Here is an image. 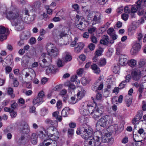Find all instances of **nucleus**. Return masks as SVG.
Instances as JSON below:
<instances>
[{
	"label": "nucleus",
	"mask_w": 146,
	"mask_h": 146,
	"mask_svg": "<svg viewBox=\"0 0 146 146\" xmlns=\"http://www.w3.org/2000/svg\"><path fill=\"white\" fill-rule=\"evenodd\" d=\"M143 115V112L141 110H139L137 112L135 117L137 121H139Z\"/></svg>",
	"instance_id": "obj_29"
},
{
	"label": "nucleus",
	"mask_w": 146,
	"mask_h": 146,
	"mask_svg": "<svg viewBox=\"0 0 146 146\" xmlns=\"http://www.w3.org/2000/svg\"><path fill=\"white\" fill-rule=\"evenodd\" d=\"M45 122L48 124L54 125L55 121L49 119H47L45 120Z\"/></svg>",
	"instance_id": "obj_45"
},
{
	"label": "nucleus",
	"mask_w": 146,
	"mask_h": 146,
	"mask_svg": "<svg viewBox=\"0 0 146 146\" xmlns=\"http://www.w3.org/2000/svg\"><path fill=\"white\" fill-rule=\"evenodd\" d=\"M113 122V118L111 115H106L102 116L98 121L96 126L100 125L101 127H104L107 124L109 125H111Z\"/></svg>",
	"instance_id": "obj_4"
},
{
	"label": "nucleus",
	"mask_w": 146,
	"mask_h": 146,
	"mask_svg": "<svg viewBox=\"0 0 146 146\" xmlns=\"http://www.w3.org/2000/svg\"><path fill=\"white\" fill-rule=\"evenodd\" d=\"M103 86V83H102L101 82H96L93 85L92 89L93 91L98 92V90H102Z\"/></svg>",
	"instance_id": "obj_16"
},
{
	"label": "nucleus",
	"mask_w": 146,
	"mask_h": 146,
	"mask_svg": "<svg viewBox=\"0 0 146 146\" xmlns=\"http://www.w3.org/2000/svg\"><path fill=\"white\" fill-rule=\"evenodd\" d=\"M9 31L4 27L2 26H0V40L3 41L7 38V35L5 33L8 34Z\"/></svg>",
	"instance_id": "obj_9"
},
{
	"label": "nucleus",
	"mask_w": 146,
	"mask_h": 146,
	"mask_svg": "<svg viewBox=\"0 0 146 146\" xmlns=\"http://www.w3.org/2000/svg\"><path fill=\"white\" fill-rule=\"evenodd\" d=\"M141 74H143V73H141L139 71H134L132 72L131 75L134 80L137 81L140 79V75Z\"/></svg>",
	"instance_id": "obj_17"
},
{
	"label": "nucleus",
	"mask_w": 146,
	"mask_h": 146,
	"mask_svg": "<svg viewBox=\"0 0 146 146\" xmlns=\"http://www.w3.org/2000/svg\"><path fill=\"white\" fill-rule=\"evenodd\" d=\"M10 113L11 117L13 118L15 117L17 115V112L14 111L13 110H12Z\"/></svg>",
	"instance_id": "obj_47"
},
{
	"label": "nucleus",
	"mask_w": 146,
	"mask_h": 146,
	"mask_svg": "<svg viewBox=\"0 0 146 146\" xmlns=\"http://www.w3.org/2000/svg\"><path fill=\"white\" fill-rule=\"evenodd\" d=\"M13 84L14 87H17L19 85V82L17 78L14 79L13 82Z\"/></svg>",
	"instance_id": "obj_53"
},
{
	"label": "nucleus",
	"mask_w": 146,
	"mask_h": 146,
	"mask_svg": "<svg viewBox=\"0 0 146 146\" xmlns=\"http://www.w3.org/2000/svg\"><path fill=\"white\" fill-rule=\"evenodd\" d=\"M91 39L92 42L96 44L97 43L98 40L96 37L94 36H91Z\"/></svg>",
	"instance_id": "obj_59"
},
{
	"label": "nucleus",
	"mask_w": 146,
	"mask_h": 146,
	"mask_svg": "<svg viewBox=\"0 0 146 146\" xmlns=\"http://www.w3.org/2000/svg\"><path fill=\"white\" fill-rule=\"evenodd\" d=\"M144 9H139L138 15L139 16H141L143 14L144 12Z\"/></svg>",
	"instance_id": "obj_61"
},
{
	"label": "nucleus",
	"mask_w": 146,
	"mask_h": 146,
	"mask_svg": "<svg viewBox=\"0 0 146 146\" xmlns=\"http://www.w3.org/2000/svg\"><path fill=\"white\" fill-rule=\"evenodd\" d=\"M37 134L40 138L42 139H44L45 138H47L48 136L47 135L44 134L43 131H40L38 132Z\"/></svg>",
	"instance_id": "obj_27"
},
{
	"label": "nucleus",
	"mask_w": 146,
	"mask_h": 146,
	"mask_svg": "<svg viewBox=\"0 0 146 146\" xmlns=\"http://www.w3.org/2000/svg\"><path fill=\"white\" fill-rule=\"evenodd\" d=\"M102 17V15L99 12H97L95 13L93 19V23L92 25H93L96 24L100 23L101 21Z\"/></svg>",
	"instance_id": "obj_10"
},
{
	"label": "nucleus",
	"mask_w": 146,
	"mask_h": 146,
	"mask_svg": "<svg viewBox=\"0 0 146 146\" xmlns=\"http://www.w3.org/2000/svg\"><path fill=\"white\" fill-rule=\"evenodd\" d=\"M44 96V93L43 91H41L38 94L37 97L43 99V98Z\"/></svg>",
	"instance_id": "obj_63"
},
{
	"label": "nucleus",
	"mask_w": 146,
	"mask_h": 146,
	"mask_svg": "<svg viewBox=\"0 0 146 146\" xmlns=\"http://www.w3.org/2000/svg\"><path fill=\"white\" fill-rule=\"evenodd\" d=\"M146 63L145 61L143 60H141L139 62V65L140 67L144 66Z\"/></svg>",
	"instance_id": "obj_57"
},
{
	"label": "nucleus",
	"mask_w": 146,
	"mask_h": 146,
	"mask_svg": "<svg viewBox=\"0 0 146 146\" xmlns=\"http://www.w3.org/2000/svg\"><path fill=\"white\" fill-rule=\"evenodd\" d=\"M68 28L64 27L62 29V31L58 32V34L56 35L55 37L57 39H60L67 35V33L68 32Z\"/></svg>",
	"instance_id": "obj_14"
},
{
	"label": "nucleus",
	"mask_w": 146,
	"mask_h": 146,
	"mask_svg": "<svg viewBox=\"0 0 146 146\" xmlns=\"http://www.w3.org/2000/svg\"><path fill=\"white\" fill-rule=\"evenodd\" d=\"M19 131L21 134L27 135L30 131V127L27 123L25 122L21 123L19 127Z\"/></svg>",
	"instance_id": "obj_6"
},
{
	"label": "nucleus",
	"mask_w": 146,
	"mask_h": 146,
	"mask_svg": "<svg viewBox=\"0 0 146 146\" xmlns=\"http://www.w3.org/2000/svg\"><path fill=\"white\" fill-rule=\"evenodd\" d=\"M125 101L126 103L127 106L129 107L131 104L132 99L131 98L129 97L128 96H126Z\"/></svg>",
	"instance_id": "obj_34"
},
{
	"label": "nucleus",
	"mask_w": 146,
	"mask_h": 146,
	"mask_svg": "<svg viewBox=\"0 0 146 146\" xmlns=\"http://www.w3.org/2000/svg\"><path fill=\"white\" fill-rule=\"evenodd\" d=\"M135 31L131 29L130 27L129 28L128 31V33L129 35L131 36L133 35L135 32Z\"/></svg>",
	"instance_id": "obj_56"
},
{
	"label": "nucleus",
	"mask_w": 146,
	"mask_h": 146,
	"mask_svg": "<svg viewBox=\"0 0 146 146\" xmlns=\"http://www.w3.org/2000/svg\"><path fill=\"white\" fill-rule=\"evenodd\" d=\"M68 112V110L67 108H65L61 112L62 116L63 117L67 116Z\"/></svg>",
	"instance_id": "obj_37"
},
{
	"label": "nucleus",
	"mask_w": 146,
	"mask_h": 146,
	"mask_svg": "<svg viewBox=\"0 0 146 146\" xmlns=\"http://www.w3.org/2000/svg\"><path fill=\"white\" fill-rule=\"evenodd\" d=\"M29 63V60L27 57L24 56L23 57L21 60V63L22 64L24 63L27 64Z\"/></svg>",
	"instance_id": "obj_42"
},
{
	"label": "nucleus",
	"mask_w": 146,
	"mask_h": 146,
	"mask_svg": "<svg viewBox=\"0 0 146 146\" xmlns=\"http://www.w3.org/2000/svg\"><path fill=\"white\" fill-rule=\"evenodd\" d=\"M30 36L28 33H23L21 35L20 38L23 40H26L30 37Z\"/></svg>",
	"instance_id": "obj_24"
},
{
	"label": "nucleus",
	"mask_w": 146,
	"mask_h": 146,
	"mask_svg": "<svg viewBox=\"0 0 146 146\" xmlns=\"http://www.w3.org/2000/svg\"><path fill=\"white\" fill-rule=\"evenodd\" d=\"M19 14L21 15V20L23 22H24L28 24L29 22H30L28 20V17L29 16V15H23L21 14L20 13Z\"/></svg>",
	"instance_id": "obj_21"
},
{
	"label": "nucleus",
	"mask_w": 146,
	"mask_h": 146,
	"mask_svg": "<svg viewBox=\"0 0 146 146\" xmlns=\"http://www.w3.org/2000/svg\"><path fill=\"white\" fill-rule=\"evenodd\" d=\"M109 39L108 36H105V38H104L103 39H102L100 41V43L101 44L104 45H106L108 44L109 42Z\"/></svg>",
	"instance_id": "obj_26"
},
{
	"label": "nucleus",
	"mask_w": 146,
	"mask_h": 146,
	"mask_svg": "<svg viewBox=\"0 0 146 146\" xmlns=\"http://www.w3.org/2000/svg\"><path fill=\"white\" fill-rule=\"evenodd\" d=\"M117 99L118 97L117 96H115L112 99V103L113 104H118Z\"/></svg>",
	"instance_id": "obj_58"
},
{
	"label": "nucleus",
	"mask_w": 146,
	"mask_h": 146,
	"mask_svg": "<svg viewBox=\"0 0 146 146\" xmlns=\"http://www.w3.org/2000/svg\"><path fill=\"white\" fill-rule=\"evenodd\" d=\"M126 84V83L125 81H122L119 85V89H121L124 88Z\"/></svg>",
	"instance_id": "obj_52"
},
{
	"label": "nucleus",
	"mask_w": 146,
	"mask_h": 146,
	"mask_svg": "<svg viewBox=\"0 0 146 146\" xmlns=\"http://www.w3.org/2000/svg\"><path fill=\"white\" fill-rule=\"evenodd\" d=\"M72 59V57L68 52H65V58L64 59L65 62H67L70 61Z\"/></svg>",
	"instance_id": "obj_28"
},
{
	"label": "nucleus",
	"mask_w": 146,
	"mask_h": 146,
	"mask_svg": "<svg viewBox=\"0 0 146 146\" xmlns=\"http://www.w3.org/2000/svg\"><path fill=\"white\" fill-rule=\"evenodd\" d=\"M91 68L95 73L98 74L100 72V68L96 64H93L91 66Z\"/></svg>",
	"instance_id": "obj_23"
},
{
	"label": "nucleus",
	"mask_w": 146,
	"mask_h": 146,
	"mask_svg": "<svg viewBox=\"0 0 146 146\" xmlns=\"http://www.w3.org/2000/svg\"><path fill=\"white\" fill-rule=\"evenodd\" d=\"M21 16L19 12L16 9L11 10L6 13L7 18L13 20L12 25L16 26L17 30L18 31H21L24 28L23 22L21 20Z\"/></svg>",
	"instance_id": "obj_2"
},
{
	"label": "nucleus",
	"mask_w": 146,
	"mask_h": 146,
	"mask_svg": "<svg viewBox=\"0 0 146 146\" xmlns=\"http://www.w3.org/2000/svg\"><path fill=\"white\" fill-rule=\"evenodd\" d=\"M83 131L81 132L80 129H78L76 133L77 134H81V136L83 138L86 140H89L88 145H91L93 144L94 146H100L102 143H105L107 141L105 136H102L100 132H98L94 133L95 135L93 137V131L91 127H88V128H83Z\"/></svg>",
	"instance_id": "obj_1"
},
{
	"label": "nucleus",
	"mask_w": 146,
	"mask_h": 146,
	"mask_svg": "<svg viewBox=\"0 0 146 146\" xmlns=\"http://www.w3.org/2000/svg\"><path fill=\"white\" fill-rule=\"evenodd\" d=\"M107 32L108 33L110 36L115 33L114 30L113 28H110L108 30Z\"/></svg>",
	"instance_id": "obj_50"
},
{
	"label": "nucleus",
	"mask_w": 146,
	"mask_h": 146,
	"mask_svg": "<svg viewBox=\"0 0 146 146\" xmlns=\"http://www.w3.org/2000/svg\"><path fill=\"white\" fill-rule=\"evenodd\" d=\"M122 19L125 21H126L128 19V15L126 13H124L121 15Z\"/></svg>",
	"instance_id": "obj_55"
},
{
	"label": "nucleus",
	"mask_w": 146,
	"mask_h": 146,
	"mask_svg": "<svg viewBox=\"0 0 146 146\" xmlns=\"http://www.w3.org/2000/svg\"><path fill=\"white\" fill-rule=\"evenodd\" d=\"M25 44V40L20 38V40L17 42V45L21 47L24 45Z\"/></svg>",
	"instance_id": "obj_49"
},
{
	"label": "nucleus",
	"mask_w": 146,
	"mask_h": 146,
	"mask_svg": "<svg viewBox=\"0 0 146 146\" xmlns=\"http://www.w3.org/2000/svg\"><path fill=\"white\" fill-rule=\"evenodd\" d=\"M57 64L58 67H61L64 66L62 61L60 59H58Z\"/></svg>",
	"instance_id": "obj_48"
},
{
	"label": "nucleus",
	"mask_w": 146,
	"mask_h": 146,
	"mask_svg": "<svg viewBox=\"0 0 146 146\" xmlns=\"http://www.w3.org/2000/svg\"><path fill=\"white\" fill-rule=\"evenodd\" d=\"M141 48V45L137 41H136L134 42V44L131 50V53L133 55L136 54L139 50Z\"/></svg>",
	"instance_id": "obj_13"
},
{
	"label": "nucleus",
	"mask_w": 146,
	"mask_h": 146,
	"mask_svg": "<svg viewBox=\"0 0 146 146\" xmlns=\"http://www.w3.org/2000/svg\"><path fill=\"white\" fill-rule=\"evenodd\" d=\"M67 86L69 87V89L74 90L75 89L76 87L72 83L68 82L66 83Z\"/></svg>",
	"instance_id": "obj_35"
},
{
	"label": "nucleus",
	"mask_w": 146,
	"mask_h": 146,
	"mask_svg": "<svg viewBox=\"0 0 146 146\" xmlns=\"http://www.w3.org/2000/svg\"><path fill=\"white\" fill-rule=\"evenodd\" d=\"M97 29L95 27H92L88 29V33L90 34H92L95 32Z\"/></svg>",
	"instance_id": "obj_46"
},
{
	"label": "nucleus",
	"mask_w": 146,
	"mask_h": 146,
	"mask_svg": "<svg viewBox=\"0 0 146 146\" xmlns=\"http://www.w3.org/2000/svg\"><path fill=\"white\" fill-rule=\"evenodd\" d=\"M76 17L78 19L76 21V25L80 30H82L85 28V26L81 20L84 21V19L83 17L78 15H76Z\"/></svg>",
	"instance_id": "obj_8"
},
{
	"label": "nucleus",
	"mask_w": 146,
	"mask_h": 146,
	"mask_svg": "<svg viewBox=\"0 0 146 146\" xmlns=\"http://www.w3.org/2000/svg\"><path fill=\"white\" fill-rule=\"evenodd\" d=\"M106 62V59L105 58H101L98 63V64L100 66L105 65Z\"/></svg>",
	"instance_id": "obj_32"
},
{
	"label": "nucleus",
	"mask_w": 146,
	"mask_h": 146,
	"mask_svg": "<svg viewBox=\"0 0 146 146\" xmlns=\"http://www.w3.org/2000/svg\"><path fill=\"white\" fill-rule=\"evenodd\" d=\"M47 54L46 53H43L40 58V61L42 62L40 63V64L42 68L48 66L52 62V58L50 57H47Z\"/></svg>",
	"instance_id": "obj_5"
},
{
	"label": "nucleus",
	"mask_w": 146,
	"mask_h": 146,
	"mask_svg": "<svg viewBox=\"0 0 146 146\" xmlns=\"http://www.w3.org/2000/svg\"><path fill=\"white\" fill-rule=\"evenodd\" d=\"M80 113L84 115H89L90 112L88 111L87 108H82L80 110Z\"/></svg>",
	"instance_id": "obj_31"
},
{
	"label": "nucleus",
	"mask_w": 146,
	"mask_h": 146,
	"mask_svg": "<svg viewBox=\"0 0 146 146\" xmlns=\"http://www.w3.org/2000/svg\"><path fill=\"white\" fill-rule=\"evenodd\" d=\"M26 137V136L25 135L21 134V136L19 137H17L15 138V141L16 143L19 145L25 144L24 141Z\"/></svg>",
	"instance_id": "obj_18"
},
{
	"label": "nucleus",
	"mask_w": 146,
	"mask_h": 146,
	"mask_svg": "<svg viewBox=\"0 0 146 146\" xmlns=\"http://www.w3.org/2000/svg\"><path fill=\"white\" fill-rule=\"evenodd\" d=\"M5 70L6 73H8L12 71V68L9 66H7L5 67Z\"/></svg>",
	"instance_id": "obj_62"
},
{
	"label": "nucleus",
	"mask_w": 146,
	"mask_h": 146,
	"mask_svg": "<svg viewBox=\"0 0 146 146\" xmlns=\"http://www.w3.org/2000/svg\"><path fill=\"white\" fill-rule=\"evenodd\" d=\"M90 81V80H87L85 77H82L81 79L82 83L83 85H85L88 83Z\"/></svg>",
	"instance_id": "obj_38"
},
{
	"label": "nucleus",
	"mask_w": 146,
	"mask_h": 146,
	"mask_svg": "<svg viewBox=\"0 0 146 146\" xmlns=\"http://www.w3.org/2000/svg\"><path fill=\"white\" fill-rule=\"evenodd\" d=\"M36 39L34 37H31L29 40V42L31 45H33L36 42Z\"/></svg>",
	"instance_id": "obj_54"
},
{
	"label": "nucleus",
	"mask_w": 146,
	"mask_h": 146,
	"mask_svg": "<svg viewBox=\"0 0 146 146\" xmlns=\"http://www.w3.org/2000/svg\"><path fill=\"white\" fill-rule=\"evenodd\" d=\"M51 143L50 142H42L40 143L38 146H48L50 145Z\"/></svg>",
	"instance_id": "obj_64"
},
{
	"label": "nucleus",
	"mask_w": 146,
	"mask_h": 146,
	"mask_svg": "<svg viewBox=\"0 0 146 146\" xmlns=\"http://www.w3.org/2000/svg\"><path fill=\"white\" fill-rule=\"evenodd\" d=\"M78 120L81 123H86L87 121V118L84 116H81L79 117Z\"/></svg>",
	"instance_id": "obj_33"
},
{
	"label": "nucleus",
	"mask_w": 146,
	"mask_h": 146,
	"mask_svg": "<svg viewBox=\"0 0 146 146\" xmlns=\"http://www.w3.org/2000/svg\"><path fill=\"white\" fill-rule=\"evenodd\" d=\"M86 91L83 88H80L79 90H78V92L77 94V96L79 99H80L83 98L85 95Z\"/></svg>",
	"instance_id": "obj_19"
},
{
	"label": "nucleus",
	"mask_w": 146,
	"mask_h": 146,
	"mask_svg": "<svg viewBox=\"0 0 146 146\" xmlns=\"http://www.w3.org/2000/svg\"><path fill=\"white\" fill-rule=\"evenodd\" d=\"M103 107L102 106H100L98 107L96 110L94 111L93 116L94 118L96 119L99 118L102 115L103 111Z\"/></svg>",
	"instance_id": "obj_15"
},
{
	"label": "nucleus",
	"mask_w": 146,
	"mask_h": 146,
	"mask_svg": "<svg viewBox=\"0 0 146 146\" xmlns=\"http://www.w3.org/2000/svg\"><path fill=\"white\" fill-rule=\"evenodd\" d=\"M62 106V103L61 101L58 100L57 102L56 106L58 109H59L61 108Z\"/></svg>",
	"instance_id": "obj_44"
},
{
	"label": "nucleus",
	"mask_w": 146,
	"mask_h": 146,
	"mask_svg": "<svg viewBox=\"0 0 146 146\" xmlns=\"http://www.w3.org/2000/svg\"><path fill=\"white\" fill-rule=\"evenodd\" d=\"M127 56L124 54H121L119 56V63L120 66L126 65L128 63Z\"/></svg>",
	"instance_id": "obj_11"
},
{
	"label": "nucleus",
	"mask_w": 146,
	"mask_h": 146,
	"mask_svg": "<svg viewBox=\"0 0 146 146\" xmlns=\"http://www.w3.org/2000/svg\"><path fill=\"white\" fill-rule=\"evenodd\" d=\"M43 100L41 98H40L37 97L34 99L33 100V104L34 105L39 104L43 102Z\"/></svg>",
	"instance_id": "obj_25"
},
{
	"label": "nucleus",
	"mask_w": 146,
	"mask_h": 146,
	"mask_svg": "<svg viewBox=\"0 0 146 146\" xmlns=\"http://www.w3.org/2000/svg\"><path fill=\"white\" fill-rule=\"evenodd\" d=\"M129 65L132 67H134L135 66L136 64V61L134 60H131L130 61L128 62Z\"/></svg>",
	"instance_id": "obj_36"
},
{
	"label": "nucleus",
	"mask_w": 146,
	"mask_h": 146,
	"mask_svg": "<svg viewBox=\"0 0 146 146\" xmlns=\"http://www.w3.org/2000/svg\"><path fill=\"white\" fill-rule=\"evenodd\" d=\"M47 110L46 108H42L41 110V115H42L44 116L47 113Z\"/></svg>",
	"instance_id": "obj_60"
},
{
	"label": "nucleus",
	"mask_w": 146,
	"mask_h": 146,
	"mask_svg": "<svg viewBox=\"0 0 146 146\" xmlns=\"http://www.w3.org/2000/svg\"><path fill=\"white\" fill-rule=\"evenodd\" d=\"M48 54L50 57L55 58L58 56L59 54V50L56 46L51 43H48L46 46Z\"/></svg>",
	"instance_id": "obj_3"
},
{
	"label": "nucleus",
	"mask_w": 146,
	"mask_h": 146,
	"mask_svg": "<svg viewBox=\"0 0 146 146\" xmlns=\"http://www.w3.org/2000/svg\"><path fill=\"white\" fill-rule=\"evenodd\" d=\"M47 135L50 137H53L52 139L57 140L59 138V134L56 129L53 127H50L47 130Z\"/></svg>",
	"instance_id": "obj_7"
},
{
	"label": "nucleus",
	"mask_w": 146,
	"mask_h": 146,
	"mask_svg": "<svg viewBox=\"0 0 146 146\" xmlns=\"http://www.w3.org/2000/svg\"><path fill=\"white\" fill-rule=\"evenodd\" d=\"M35 16V15H33L28 17V20H29L30 22L28 23V24H30L33 23V22L34 21Z\"/></svg>",
	"instance_id": "obj_40"
},
{
	"label": "nucleus",
	"mask_w": 146,
	"mask_h": 146,
	"mask_svg": "<svg viewBox=\"0 0 146 146\" xmlns=\"http://www.w3.org/2000/svg\"><path fill=\"white\" fill-rule=\"evenodd\" d=\"M137 8L138 10L139 9V8L138 7H137V6H132L130 10V13H135L137 11Z\"/></svg>",
	"instance_id": "obj_51"
},
{
	"label": "nucleus",
	"mask_w": 146,
	"mask_h": 146,
	"mask_svg": "<svg viewBox=\"0 0 146 146\" xmlns=\"http://www.w3.org/2000/svg\"><path fill=\"white\" fill-rule=\"evenodd\" d=\"M77 76L76 75H74L72 76L71 79V81L72 82H74L75 81H76L77 82V83H80V81L79 80H77Z\"/></svg>",
	"instance_id": "obj_43"
},
{
	"label": "nucleus",
	"mask_w": 146,
	"mask_h": 146,
	"mask_svg": "<svg viewBox=\"0 0 146 146\" xmlns=\"http://www.w3.org/2000/svg\"><path fill=\"white\" fill-rule=\"evenodd\" d=\"M86 108H87L88 111L89 112V115L93 113L95 109V108L90 105L87 104Z\"/></svg>",
	"instance_id": "obj_22"
},
{
	"label": "nucleus",
	"mask_w": 146,
	"mask_h": 146,
	"mask_svg": "<svg viewBox=\"0 0 146 146\" xmlns=\"http://www.w3.org/2000/svg\"><path fill=\"white\" fill-rule=\"evenodd\" d=\"M103 51L102 48H101L100 50H97L95 53V56L96 57H98L101 55L102 52Z\"/></svg>",
	"instance_id": "obj_41"
},
{
	"label": "nucleus",
	"mask_w": 146,
	"mask_h": 146,
	"mask_svg": "<svg viewBox=\"0 0 146 146\" xmlns=\"http://www.w3.org/2000/svg\"><path fill=\"white\" fill-rule=\"evenodd\" d=\"M57 70L55 69L54 66L52 65L50 66L46 70V74H54L56 72Z\"/></svg>",
	"instance_id": "obj_20"
},
{
	"label": "nucleus",
	"mask_w": 146,
	"mask_h": 146,
	"mask_svg": "<svg viewBox=\"0 0 146 146\" xmlns=\"http://www.w3.org/2000/svg\"><path fill=\"white\" fill-rule=\"evenodd\" d=\"M7 90L8 94L10 95L12 98H14L15 96V95L13 93V89L11 87H9L7 88Z\"/></svg>",
	"instance_id": "obj_30"
},
{
	"label": "nucleus",
	"mask_w": 146,
	"mask_h": 146,
	"mask_svg": "<svg viewBox=\"0 0 146 146\" xmlns=\"http://www.w3.org/2000/svg\"><path fill=\"white\" fill-rule=\"evenodd\" d=\"M135 136L134 135L133 136V138L134 140L136 141L137 142L136 143V146H143L144 144V141L141 140L140 141H137L134 138Z\"/></svg>",
	"instance_id": "obj_39"
},
{
	"label": "nucleus",
	"mask_w": 146,
	"mask_h": 146,
	"mask_svg": "<svg viewBox=\"0 0 146 146\" xmlns=\"http://www.w3.org/2000/svg\"><path fill=\"white\" fill-rule=\"evenodd\" d=\"M36 74L35 71L32 68L29 69V71L27 72L25 74V77L30 81H31L34 78H35Z\"/></svg>",
	"instance_id": "obj_12"
}]
</instances>
